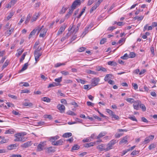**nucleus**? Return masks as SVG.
Returning a JSON list of instances; mask_svg holds the SVG:
<instances>
[{
    "label": "nucleus",
    "instance_id": "49530a36",
    "mask_svg": "<svg viewBox=\"0 0 157 157\" xmlns=\"http://www.w3.org/2000/svg\"><path fill=\"white\" fill-rule=\"evenodd\" d=\"M60 73L64 75H69V73L67 71H61Z\"/></svg>",
    "mask_w": 157,
    "mask_h": 157
},
{
    "label": "nucleus",
    "instance_id": "864d4df0",
    "mask_svg": "<svg viewBox=\"0 0 157 157\" xmlns=\"http://www.w3.org/2000/svg\"><path fill=\"white\" fill-rule=\"evenodd\" d=\"M155 147V145L154 144H151L148 147V148L151 150Z\"/></svg>",
    "mask_w": 157,
    "mask_h": 157
},
{
    "label": "nucleus",
    "instance_id": "20e7f679",
    "mask_svg": "<svg viewBox=\"0 0 157 157\" xmlns=\"http://www.w3.org/2000/svg\"><path fill=\"white\" fill-rule=\"evenodd\" d=\"M80 26V25L78 24V26L73 25L71 28L69 27L68 29V31H71L73 33H76L77 32L78 29V27Z\"/></svg>",
    "mask_w": 157,
    "mask_h": 157
},
{
    "label": "nucleus",
    "instance_id": "13d9d810",
    "mask_svg": "<svg viewBox=\"0 0 157 157\" xmlns=\"http://www.w3.org/2000/svg\"><path fill=\"white\" fill-rule=\"evenodd\" d=\"M26 54V52H25L22 55L20 59V62H22L25 59V57Z\"/></svg>",
    "mask_w": 157,
    "mask_h": 157
},
{
    "label": "nucleus",
    "instance_id": "c85d7f7f",
    "mask_svg": "<svg viewBox=\"0 0 157 157\" xmlns=\"http://www.w3.org/2000/svg\"><path fill=\"white\" fill-rule=\"evenodd\" d=\"M94 144L95 143L94 142H90L89 143H87L85 145V146L86 147H90L93 146Z\"/></svg>",
    "mask_w": 157,
    "mask_h": 157
},
{
    "label": "nucleus",
    "instance_id": "e433bc0d",
    "mask_svg": "<svg viewBox=\"0 0 157 157\" xmlns=\"http://www.w3.org/2000/svg\"><path fill=\"white\" fill-rule=\"evenodd\" d=\"M90 28H91V26L89 25L88 27L85 29V30L82 33V35H83V36H85L88 32V29H89Z\"/></svg>",
    "mask_w": 157,
    "mask_h": 157
},
{
    "label": "nucleus",
    "instance_id": "09e8293b",
    "mask_svg": "<svg viewBox=\"0 0 157 157\" xmlns=\"http://www.w3.org/2000/svg\"><path fill=\"white\" fill-rule=\"evenodd\" d=\"M106 112L111 116H112L113 114V111L109 109H106Z\"/></svg>",
    "mask_w": 157,
    "mask_h": 157
},
{
    "label": "nucleus",
    "instance_id": "6e6d98bb",
    "mask_svg": "<svg viewBox=\"0 0 157 157\" xmlns=\"http://www.w3.org/2000/svg\"><path fill=\"white\" fill-rule=\"evenodd\" d=\"M109 75H111L110 74H107L106 75L104 78V80L105 81H108L109 78H110V77H109Z\"/></svg>",
    "mask_w": 157,
    "mask_h": 157
},
{
    "label": "nucleus",
    "instance_id": "cd10ccee",
    "mask_svg": "<svg viewBox=\"0 0 157 157\" xmlns=\"http://www.w3.org/2000/svg\"><path fill=\"white\" fill-rule=\"evenodd\" d=\"M14 29L13 28L9 30H8L6 31L5 33L6 35L7 36H9L12 33Z\"/></svg>",
    "mask_w": 157,
    "mask_h": 157
},
{
    "label": "nucleus",
    "instance_id": "2f4dec72",
    "mask_svg": "<svg viewBox=\"0 0 157 157\" xmlns=\"http://www.w3.org/2000/svg\"><path fill=\"white\" fill-rule=\"evenodd\" d=\"M14 15V12L13 11H11L10 12L8 15L6 17L7 20H9L10 18H11L12 16Z\"/></svg>",
    "mask_w": 157,
    "mask_h": 157
},
{
    "label": "nucleus",
    "instance_id": "ddd939ff",
    "mask_svg": "<svg viewBox=\"0 0 157 157\" xmlns=\"http://www.w3.org/2000/svg\"><path fill=\"white\" fill-rule=\"evenodd\" d=\"M57 108L61 112H64L65 109V106L61 104H59L57 106Z\"/></svg>",
    "mask_w": 157,
    "mask_h": 157
},
{
    "label": "nucleus",
    "instance_id": "f8f14e48",
    "mask_svg": "<svg viewBox=\"0 0 157 157\" xmlns=\"http://www.w3.org/2000/svg\"><path fill=\"white\" fill-rule=\"evenodd\" d=\"M44 142H41L40 144H38L37 147V151H41L43 150V148L44 147Z\"/></svg>",
    "mask_w": 157,
    "mask_h": 157
},
{
    "label": "nucleus",
    "instance_id": "f03ea898",
    "mask_svg": "<svg viewBox=\"0 0 157 157\" xmlns=\"http://www.w3.org/2000/svg\"><path fill=\"white\" fill-rule=\"evenodd\" d=\"M97 147L100 151H109V150H108V148L107 146H106L105 144L98 145L97 146Z\"/></svg>",
    "mask_w": 157,
    "mask_h": 157
},
{
    "label": "nucleus",
    "instance_id": "72a5a7b5",
    "mask_svg": "<svg viewBox=\"0 0 157 157\" xmlns=\"http://www.w3.org/2000/svg\"><path fill=\"white\" fill-rule=\"evenodd\" d=\"M107 63L108 65L111 66H116L117 64V63L114 61H109Z\"/></svg>",
    "mask_w": 157,
    "mask_h": 157
},
{
    "label": "nucleus",
    "instance_id": "a878e982",
    "mask_svg": "<svg viewBox=\"0 0 157 157\" xmlns=\"http://www.w3.org/2000/svg\"><path fill=\"white\" fill-rule=\"evenodd\" d=\"M14 132V131L13 129H10L8 130H6L5 132V134H13Z\"/></svg>",
    "mask_w": 157,
    "mask_h": 157
},
{
    "label": "nucleus",
    "instance_id": "f704fd0d",
    "mask_svg": "<svg viewBox=\"0 0 157 157\" xmlns=\"http://www.w3.org/2000/svg\"><path fill=\"white\" fill-rule=\"evenodd\" d=\"M23 105L25 106L32 107V106L33 105V104L31 102H25L24 103Z\"/></svg>",
    "mask_w": 157,
    "mask_h": 157
},
{
    "label": "nucleus",
    "instance_id": "de8ad7c7",
    "mask_svg": "<svg viewBox=\"0 0 157 157\" xmlns=\"http://www.w3.org/2000/svg\"><path fill=\"white\" fill-rule=\"evenodd\" d=\"M128 58H129L128 56L127 53L124 54V55L123 56H122L121 57V59H128Z\"/></svg>",
    "mask_w": 157,
    "mask_h": 157
},
{
    "label": "nucleus",
    "instance_id": "6e6552de",
    "mask_svg": "<svg viewBox=\"0 0 157 157\" xmlns=\"http://www.w3.org/2000/svg\"><path fill=\"white\" fill-rule=\"evenodd\" d=\"M47 31V29L46 28H44L42 29L40 32L39 36L40 37H44L45 36L46 33Z\"/></svg>",
    "mask_w": 157,
    "mask_h": 157
},
{
    "label": "nucleus",
    "instance_id": "2eb2a0df",
    "mask_svg": "<svg viewBox=\"0 0 157 157\" xmlns=\"http://www.w3.org/2000/svg\"><path fill=\"white\" fill-rule=\"evenodd\" d=\"M128 136H126L121 139V141L119 142V144H122L123 143L126 144L128 142L127 139L128 138Z\"/></svg>",
    "mask_w": 157,
    "mask_h": 157
},
{
    "label": "nucleus",
    "instance_id": "5701e85b",
    "mask_svg": "<svg viewBox=\"0 0 157 157\" xmlns=\"http://www.w3.org/2000/svg\"><path fill=\"white\" fill-rule=\"evenodd\" d=\"M59 138V136H56L54 137H51L50 138V141L52 142V144L55 142V140L58 139Z\"/></svg>",
    "mask_w": 157,
    "mask_h": 157
},
{
    "label": "nucleus",
    "instance_id": "4468645a",
    "mask_svg": "<svg viewBox=\"0 0 157 157\" xmlns=\"http://www.w3.org/2000/svg\"><path fill=\"white\" fill-rule=\"evenodd\" d=\"M40 15V13H36L35 15L33 16L31 20V22H32L34 21H36Z\"/></svg>",
    "mask_w": 157,
    "mask_h": 157
},
{
    "label": "nucleus",
    "instance_id": "9b49d317",
    "mask_svg": "<svg viewBox=\"0 0 157 157\" xmlns=\"http://www.w3.org/2000/svg\"><path fill=\"white\" fill-rule=\"evenodd\" d=\"M18 145L17 144H10L7 147V149L10 150L15 149H16Z\"/></svg>",
    "mask_w": 157,
    "mask_h": 157
},
{
    "label": "nucleus",
    "instance_id": "4d7b16f0",
    "mask_svg": "<svg viewBox=\"0 0 157 157\" xmlns=\"http://www.w3.org/2000/svg\"><path fill=\"white\" fill-rule=\"evenodd\" d=\"M112 116V118H114L116 120H118L120 118L119 117L115 114H113Z\"/></svg>",
    "mask_w": 157,
    "mask_h": 157
},
{
    "label": "nucleus",
    "instance_id": "f3484780",
    "mask_svg": "<svg viewBox=\"0 0 157 157\" xmlns=\"http://www.w3.org/2000/svg\"><path fill=\"white\" fill-rule=\"evenodd\" d=\"M17 2V0H12L8 4L7 7H11L14 6Z\"/></svg>",
    "mask_w": 157,
    "mask_h": 157
},
{
    "label": "nucleus",
    "instance_id": "37998d69",
    "mask_svg": "<svg viewBox=\"0 0 157 157\" xmlns=\"http://www.w3.org/2000/svg\"><path fill=\"white\" fill-rule=\"evenodd\" d=\"M35 30H33L30 33L29 38L30 39L32 38V36L33 35H34L36 33Z\"/></svg>",
    "mask_w": 157,
    "mask_h": 157
},
{
    "label": "nucleus",
    "instance_id": "9d476101",
    "mask_svg": "<svg viewBox=\"0 0 157 157\" xmlns=\"http://www.w3.org/2000/svg\"><path fill=\"white\" fill-rule=\"evenodd\" d=\"M42 55V53L37 52H35L34 56L36 62L39 60L38 59Z\"/></svg>",
    "mask_w": 157,
    "mask_h": 157
},
{
    "label": "nucleus",
    "instance_id": "ea45409f",
    "mask_svg": "<svg viewBox=\"0 0 157 157\" xmlns=\"http://www.w3.org/2000/svg\"><path fill=\"white\" fill-rule=\"evenodd\" d=\"M17 51L18 53L16 54V55L18 57L21 55L24 50L19 49V50H18Z\"/></svg>",
    "mask_w": 157,
    "mask_h": 157
},
{
    "label": "nucleus",
    "instance_id": "8fccbe9b",
    "mask_svg": "<svg viewBox=\"0 0 157 157\" xmlns=\"http://www.w3.org/2000/svg\"><path fill=\"white\" fill-rule=\"evenodd\" d=\"M67 114L72 116H75L76 114L71 111H69L67 113Z\"/></svg>",
    "mask_w": 157,
    "mask_h": 157
},
{
    "label": "nucleus",
    "instance_id": "393cba45",
    "mask_svg": "<svg viewBox=\"0 0 157 157\" xmlns=\"http://www.w3.org/2000/svg\"><path fill=\"white\" fill-rule=\"evenodd\" d=\"M72 133L71 132H67L64 133L63 137L64 138H69L72 136Z\"/></svg>",
    "mask_w": 157,
    "mask_h": 157
},
{
    "label": "nucleus",
    "instance_id": "aec40b11",
    "mask_svg": "<svg viewBox=\"0 0 157 157\" xmlns=\"http://www.w3.org/2000/svg\"><path fill=\"white\" fill-rule=\"evenodd\" d=\"M1 139L2 140L0 141V144L7 143L9 140V139H5L4 137H2Z\"/></svg>",
    "mask_w": 157,
    "mask_h": 157
},
{
    "label": "nucleus",
    "instance_id": "c03bdc74",
    "mask_svg": "<svg viewBox=\"0 0 157 157\" xmlns=\"http://www.w3.org/2000/svg\"><path fill=\"white\" fill-rule=\"evenodd\" d=\"M67 9V7H63L60 11V13H64L65 11Z\"/></svg>",
    "mask_w": 157,
    "mask_h": 157
},
{
    "label": "nucleus",
    "instance_id": "1a4fd4ad",
    "mask_svg": "<svg viewBox=\"0 0 157 157\" xmlns=\"http://www.w3.org/2000/svg\"><path fill=\"white\" fill-rule=\"evenodd\" d=\"M66 28V25H62L59 29L57 33V35H59L62 34V33L64 31Z\"/></svg>",
    "mask_w": 157,
    "mask_h": 157
},
{
    "label": "nucleus",
    "instance_id": "f257e3e1",
    "mask_svg": "<svg viewBox=\"0 0 157 157\" xmlns=\"http://www.w3.org/2000/svg\"><path fill=\"white\" fill-rule=\"evenodd\" d=\"M25 135L23 133H19L15 135V141H24L25 140V137L23 136Z\"/></svg>",
    "mask_w": 157,
    "mask_h": 157
},
{
    "label": "nucleus",
    "instance_id": "4be33fe9",
    "mask_svg": "<svg viewBox=\"0 0 157 157\" xmlns=\"http://www.w3.org/2000/svg\"><path fill=\"white\" fill-rule=\"evenodd\" d=\"M106 134V133L105 132H101L99 133L98 136H96V139H99L100 138L105 136Z\"/></svg>",
    "mask_w": 157,
    "mask_h": 157
},
{
    "label": "nucleus",
    "instance_id": "052dcab7",
    "mask_svg": "<svg viewBox=\"0 0 157 157\" xmlns=\"http://www.w3.org/2000/svg\"><path fill=\"white\" fill-rule=\"evenodd\" d=\"M30 92V90L27 89H25L22 90L21 91V93H29Z\"/></svg>",
    "mask_w": 157,
    "mask_h": 157
},
{
    "label": "nucleus",
    "instance_id": "b1692460",
    "mask_svg": "<svg viewBox=\"0 0 157 157\" xmlns=\"http://www.w3.org/2000/svg\"><path fill=\"white\" fill-rule=\"evenodd\" d=\"M74 10L71 8L68 12L66 15L65 17L67 18H68L72 13Z\"/></svg>",
    "mask_w": 157,
    "mask_h": 157
},
{
    "label": "nucleus",
    "instance_id": "3c124183",
    "mask_svg": "<svg viewBox=\"0 0 157 157\" xmlns=\"http://www.w3.org/2000/svg\"><path fill=\"white\" fill-rule=\"evenodd\" d=\"M30 17H31L30 16V15L29 14L28 15V16L27 17L25 21V23L26 24H27L29 22V21L30 20Z\"/></svg>",
    "mask_w": 157,
    "mask_h": 157
},
{
    "label": "nucleus",
    "instance_id": "473e14b6",
    "mask_svg": "<svg viewBox=\"0 0 157 157\" xmlns=\"http://www.w3.org/2000/svg\"><path fill=\"white\" fill-rule=\"evenodd\" d=\"M42 100L43 101L47 102H49L51 101V100L48 98L44 97L42 98Z\"/></svg>",
    "mask_w": 157,
    "mask_h": 157
},
{
    "label": "nucleus",
    "instance_id": "423d86ee",
    "mask_svg": "<svg viewBox=\"0 0 157 157\" xmlns=\"http://www.w3.org/2000/svg\"><path fill=\"white\" fill-rule=\"evenodd\" d=\"M100 79L98 78H94L92 79L91 80V85L94 86L97 85Z\"/></svg>",
    "mask_w": 157,
    "mask_h": 157
},
{
    "label": "nucleus",
    "instance_id": "338daca9",
    "mask_svg": "<svg viewBox=\"0 0 157 157\" xmlns=\"http://www.w3.org/2000/svg\"><path fill=\"white\" fill-rule=\"evenodd\" d=\"M150 141V139H149V138L147 137L145 138L144 142L145 144H146L149 143Z\"/></svg>",
    "mask_w": 157,
    "mask_h": 157
},
{
    "label": "nucleus",
    "instance_id": "0e129e2a",
    "mask_svg": "<svg viewBox=\"0 0 157 157\" xmlns=\"http://www.w3.org/2000/svg\"><path fill=\"white\" fill-rule=\"evenodd\" d=\"M62 77H60L58 78H56L55 79V81L56 82H57L58 83H59L62 81Z\"/></svg>",
    "mask_w": 157,
    "mask_h": 157
},
{
    "label": "nucleus",
    "instance_id": "5fc2aeb1",
    "mask_svg": "<svg viewBox=\"0 0 157 157\" xmlns=\"http://www.w3.org/2000/svg\"><path fill=\"white\" fill-rule=\"evenodd\" d=\"M129 118L133 121H134L136 122L137 121L136 119V118L134 116L129 117Z\"/></svg>",
    "mask_w": 157,
    "mask_h": 157
},
{
    "label": "nucleus",
    "instance_id": "6ab92c4d",
    "mask_svg": "<svg viewBox=\"0 0 157 157\" xmlns=\"http://www.w3.org/2000/svg\"><path fill=\"white\" fill-rule=\"evenodd\" d=\"M63 143V141L62 140H59L53 143L52 144L53 145H61Z\"/></svg>",
    "mask_w": 157,
    "mask_h": 157
},
{
    "label": "nucleus",
    "instance_id": "dca6fc26",
    "mask_svg": "<svg viewBox=\"0 0 157 157\" xmlns=\"http://www.w3.org/2000/svg\"><path fill=\"white\" fill-rule=\"evenodd\" d=\"M31 141H28L21 145V147L24 148H26L31 145Z\"/></svg>",
    "mask_w": 157,
    "mask_h": 157
},
{
    "label": "nucleus",
    "instance_id": "7c9ffc66",
    "mask_svg": "<svg viewBox=\"0 0 157 157\" xmlns=\"http://www.w3.org/2000/svg\"><path fill=\"white\" fill-rule=\"evenodd\" d=\"M97 70L98 71H102L104 72H106L107 71V70L106 68L101 67H99L97 68Z\"/></svg>",
    "mask_w": 157,
    "mask_h": 157
},
{
    "label": "nucleus",
    "instance_id": "39448f33",
    "mask_svg": "<svg viewBox=\"0 0 157 157\" xmlns=\"http://www.w3.org/2000/svg\"><path fill=\"white\" fill-rule=\"evenodd\" d=\"M141 102L139 100L135 101L133 105V108L135 109L136 110H138L139 109Z\"/></svg>",
    "mask_w": 157,
    "mask_h": 157
},
{
    "label": "nucleus",
    "instance_id": "bb28decb",
    "mask_svg": "<svg viewBox=\"0 0 157 157\" xmlns=\"http://www.w3.org/2000/svg\"><path fill=\"white\" fill-rule=\"evenodd\" d=\"M47 152L48 153H50L51 152H53L55 151L54 149H53L52 148V147H51L47 148Z\"/></svg>",
    "mask_w": 157,
    "mask_h": 157
},
{
    "label": "nucleus",
    "instance_id": "58836bf2",
    "mask_svg": "<svg viewBox=\"0 0 157 157\" xmlns=\"http://www.w3.org/2000/svg\"><path fill=\"white\" fill-rule=\"evenodd\" d=\"M9 63V62L6 60L2 67V70H3L8 65Z\"/></svg>",
    "mask_w": 157,
    "mask_h": 157
},
{
    "label": "nucleus",
    "instance_id": "603ef678",
    "mask_svg": "<svg viewBox=\"0 0 157 157\" xmlns=\"http://www.w3.org/2000/svg\"><path fill=\"white\" fill-rule=\"evenodd\" d=\"M34 30H35V31L36 32V31H38V33H39L41 31V30L40 29V27L38 26L36 27Z\"/></svg>",
    "mask_w": 157,
    "mask_h": 157
},
{
    "label": "nucleus",
    "instance_id": "c9c22d12",
    "mask_svg": "<svg viewBox=\"0 0 157 157\" xmlns=\"http://www.w3.org/2000/svg\"><path fill=\"white\" fill-rule=\"evenodd\" d=\"M126 100L127 101L131 103H133L135 101V100L131 98H128Z\"/></svg>",
    "mask_w": 157,
    "mask_h": 157
},
{
    "label": "nucleus",
    "instance_id": "c756f323",
    "mask_svg": "<svg viewBox=\"0 0 157 157\" xmlns=\"http://www.w3.org/2000/svg\"><path fill=\"white\" fill-rule=\"evenodd\" d=\"M80 146L78 145L75 144L71 148V150L73 151V150H78L80 148Z\"/></svg>",
    "mask_w": 157,
    "mask_h": 157
},
{
    "label": "nucleus",
    "instance_id": "bf43d9fd",
    "mask_svg": "<svg viewBox=\"0 0 157 157\" xmlns=\"http://www.w3.org/2000/svg\"><path fill=\"white\" fill-rule=\"evenodd\" d=\"M132 86L133 87L135 90H136L138 89V86L137 84L132 83Z\"/></svg>",
    "mask_w": 157,
    "mask_h": 157
},
{
    "label": "nucleus",
    "instance_id": "e2e57ef3",
    "mask_svg": "<svg viewBox=\"0 0 157 157\" xmlns=\"http://www.w3.org/2000/svg\"><path fill=\"white\" fill-rule=\"evenodd\" d=\"M139 151L136 150L133 151L131 154V155H135L139 154Z\"/></svg>",
    "mask_w": 157,
    "mask_h": 157
},
{
    "label": "nucleus",
    "instance_id": "a19ab883",
    "mask_svg": "<svg viewBox=\"0 0 157 157\" xmlns=\"http://www.w3.org/2000/svg\"><path fill=\"white\" fill-rule=\"evenodd\" d=\"M140 107L142 109L143 111H144L146 110V108L145 105L141 103H140Z\"/></svg>",
    "mask_w": 157,
    "mask_h": 157
},
{
    "label": "nucleus",
    "instance_id": "0eeeda50",
    "mask_svg": "<svg viewBox=\"0 0 157 157\" xmlns=\"http://www.w3.org/2000/svg\"><path fill=\"white\" fill-rule=\"evenodd\" d=\"M80 0H76L73 3L71 8L74 10L78 5H80Z\"/></svg>",
    "mask_w": 157,
    "mask_h": 157
},
{
    "label": "nucleus",
    "instance_id": "a211bd4d",
    "mask_svg": "<svg viewBox=\"0 0 157 157\" xmlns=\"http://www.w3.org/2000/svg\"><path fill=\"white\" fill-rule=\"evenodd\" d=\"M97 2L95 3V5L91 8L90 10V13H91L92 12L95 10L99 6Z\"/></svg>",
    "mask_w": 157,
    "mask_h": 157
},
{
    "label": "nucleus",
    "instance_id": "774afa93",
    "mask_svg": "<svg viewBox=\"0 0 157 157\" xmlns=\"http://www.w3.org/2000/svg\"><path fill=\"white\" fill-rule=\"evenodd\" d=\"M94 0H89L87 3V6H89L92 4L94 2Z\"/></svg>",
    "mask_w": 157,
    "mask_h": 157
},
{
    "label": "nucleus",
    "instance_id": "7ed1b4c3",
    "mask_svg": "<svg viewBox=\"0 0 157 157\" xmlns=\"http://www.w3.org/2000/svg\"><path fill=\"white\" fill-rule=\"evenodd\" d=\"M117 142V141L115 139L109 141L108 144L106 145V146H107L108 148V150H109H109L112 149L113 146Z\"/></svg>",
    "mask_w": 157,
    "mask_h": 157
},
{
    "label": "nucleus",
    "instance_id": "79ce46f5",
    "mask_svg": "<svg viewBox=\"0 0 157 157\" xmlns=\"http://www.w3.org/2000/svg\"><path fill=\"white\" fill-rule=\"evenodd\" d=\"M136 54L133 52H131L129 54L128 57L130 58H133L135 56Z\"/></svg>",
    "mask_w": 157,
    "mask_h": 157
},
{
    "label": "nucleus",
    "instance_id": "412c9836",
    "mask_svg": "<svg viewBox=\"0 0 157 157\" xmlns=\"http://www.w3.org/2000/svg\"><path fill=\"white\" fill-rule=\"evenodd\" d=\"M28 66V64L27 63H25L22 68L21 69L18 71V73H20L21 72L26 70L27 69Z\"/></svg>",
    "mask_w": 157,
    "mask_h": 157
},
{
    "label": "nucleus",
    "instance_id": "a18cd8bd",
    "mask_svg": "<svg viewBox=\"0 0 157 157\" xmlns=\"http://www.w3.org/2000/svg\"><path fill=\"white\" fill-rule=\"evenodd\" d=\"M65 63H57L55 65V67H59L62 65H64Z\"/></svg>",
    "mask_w": 157,
    "mask_h": 157
},
{
    "label": "nucleus",
    "instance_id": "69168bd1",
    "mask_svg": "<svg viewBox=\"0 0 157 157\" xmlns=\"http://www.w3.org/2000/svg\"><path fill=\"white\" fill-rule=\"evenodd\" d=\"M87 105L88 106H93L94 105V104L91 102L90 101H87L86 102Z\"/></svg>",
    "mask_w": 157,
    "mask_h": 157
},
{
    "label": "nucleus",
    "instance_id": "680f3d73",
    "mask_svg": "<svg viewBox=\"0 0 157 157\" xmlns=\"http://www.w3.org/2000/svg\"><path fill=\"white\" fill-rule=\"evenodd\" d=\"M12 113L13 114H14L15 115H17L18 116H20L21 115V114L19 113L18 112H17L15 110H13Z\"/></svg>",
    "mask_w": 157,
    "mask_h": 157
},
{
    "label": "nucleus",
    "instance_id": "4c0bfd02",
    "mask_svg": "<svg viewBox=\"0 0 157 157\" xmlns=\"http://www.w3.org/2000/svg\"><path fill=\"white\" fill-rule=\"evenodd\" d=\"M58 84L56 83V82H53L52 83L49 84L48 88H51L52 87L56 86H57Z\"/></svg>",
    "mask_w": 157,
    "mask_h": 157
}]
</instances>
